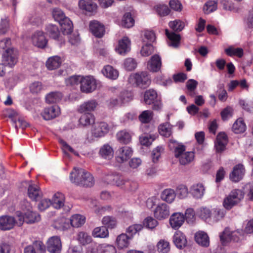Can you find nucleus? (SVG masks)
Instances as JSON below:
<instances>
[{
    "label": "nucleus",
    "instance_id": "f257e3e1",
    "mask_svg": "<svg viewBox=\"0 0 253 253\" xmlns=\"http://www.w3.org/2000/svg\"><path fill=\"white\" fill-rule=\"evenodd\" d=\"M70 179L72 183L85 186H92L94 179L92 175L83 169L75 168L71 172Z\"/></svg>",
    "mask_w": 253,
    "mask_h": 253
},
{
    "label": "nucleus",
    "instance_id": "f03ea898",
    "mask_svg": "<svg viewBox=\"0 0 253 253\" xmlns=\"http://www.w3.org/2000/svg\"><path fill=\"white\" fill-rule=\"evenodd\" d=\"M52 14L54 20L60 24L63 34H71L73 31V25L70 19L66 17L64 12L58 8H53Z\"/></svg>",
    "mask_w": 253,
    "mask_h": 253
},
{
    "label": "nucleus",
    "instance_id": "7ed1b4c3",
    "mask_svg": "<svg viewBox=\"0 0 253 253\" xmlns=\"http://www.w3.org/2000/svg\"><path fill=\"white\" fill-rule=\"evenodd\" d=\"M128 82L132 86L145 88L150 84L151 80L147 72H142L131 74L128 79Z\"/></svg>",
    "mask_w": 253,
    "mask_h": 253
},
{
    "label": "nucleus",
    "instance_id": "20e7f679",
    "mask_svg": "<svg viewBox=\"0 0 253 253\" xmlns=\"http://www.w3.org/2000/svg\"><path fill=\"white\" fill-rule=\"evenodd\" d=\"M244 192L239 189H234L224 199L223 207L227 210L231 209L244 198Z\"/></svg>",
    "mask_w": 253,
    "mask_h": 253
},
{
    "label": "nucleus",
    "instance_id": "39448f33",
    "mask_svg": "<svg viewBox=\"0 0 253 253\" xmlns=\"http://www.w3.org/2000/svg\"><path fill=\"white\" fill-rule=\"evenodd\" d=\"M18 50L13 47L8 48L2 55V62L5 66L13 68L17 63Z\"/></svg>",
    "mask_w": 253,
    "mask_h": 253
},
{
    "label": "nucleus",
    "instance_id": "423d86ee",
    "mask_svg": "<svg viewBox=\"0 0 253 253\" xmlns=\"http://www.w3.org/2000/svg\"><path fill=\"white\" fill-rule=\"evenodd\" d=\"M23 214L20 211L16 212V216L18 218L17 223L18 225L21 226L25 221L27 223H34L39 222L41 220L40 215L36 212H33L32 211H30L26 212Z\"/></svg>",
    "mask_w": 253,
    "mask_h": 253
},
{
    "label": "nucleus",
    "instance_id": "0eeeda50",
    "mask_svg": "<svg viewBox=\"0 0 253 253\" xmlns=\"http://www.w3.org/2000/svg\"><path fill=\"white\" fill-rule=\"evenodd\" d=\"M81 90L84 93H90L95 90L97 86V81L91 76H82Z\"/></svg>",
    "mask_w": 253,
    "mask_h": 253
},
{
    "label": "nucleus",
    "instance_id": "6e6552de",
    "mask_svg": "<svg viewBox=\"0 0 253 253\" xmlns=\"http://www.w3.org/2000/svg\"><path fill=\"white\" fill-rule=\"evenodd\" d=\"M133 153L132 148L127 146L121 147L115 152L116 160L120 164L124 163L131 157Z\"/></svg>",
    "mask_w": 253,
    "mask_h": 253
},
{
    "label": "nucleus",
    "instance_id": "1a4fd4ad",
    "mask_svg": "<svg viewBox=\"0 0 253 253\" xmlns=\"http://www.w3.org/2000/svg\"><path fill=\"white\" fill-rule=\"evenodd\" d=\"M103 181L107 184L115 185L120 187H122L126 182V179L116 173L106 174L103 178Z\"/></svg>",
    "mask_w": 253,
    "mask_h": 253
},
{
    "label": "nucleus",
    "instance_id": "9d476101",
    "mask_svg": "<svg viewBox=\"0 0 253 253\" xmlns=\"http://www.w3.org/2000/svg\"><path fill=\"white\" fill-rule=\"evenodd\" d=\"M111 126L104 122H96L94 124L91 129V133L95 137H101L110 130Z\"/></svg>",
    "mask_w": 253,
    "mask_h": 253
},
{
    "label": "nucleus",
    "instance_id": "9b49d317",
    "mask_svg": "<svg viewBox=\"0 0 253 253\" xmlns=\"http://www.w3.org/2000/svg\"><path fill=\"white\" fill-rule=\"evenodd\" d=\"M153 213L156 219L159 220H164L169 215V207L166 203L159 204L154 209Z\"/></svg>",
    "mask_w": 253,
    "mask_h": 253
},
{
    "label": "nucleus",
    "instance_id": "f8f14e48",
    "mask_svg": "<svg viewBox=\"0 0 253 253\" xmlns=\"http://www.w3.org/2000/svg\"><path fill=\"white\" fill-rule=\"evenodd\" d=\"M47 251L50 253H60L62 250V244L60 238L53 236L49 239L47 245Z\"/></svg>",
    "mask_w": 253,
    "mask_h": 253
},
{
    "label": "nucleus",
    "instance_id": "ddd939ff",
    "mask_svg": "<svg viewBox=\"0 0 253 253\" xmlns=\"http://www.w3.org/2000/svg\"><path fill=\"white\" fill-rule=\"evenodd\" d=\"M60 114V108L58 106H52L44 108L41 116L44 120L48 121L58 117Z\"/></svg>",
    "mask_w": 253,
    "mask_h": 253
},
{
    "label": "nucleus",
    "instance_id": "4468645a",
    "mask_svg": "<svg viewBox=\"0 0 253 253\" xmlns=\"http://www.w3.org/2000/svg\"><path fill=\"white\" fill-rule=\"evenodd\" d=\"M185 221L184 215L181 212H177L172 213L169 219V223L173 229H178L183 224Z\"/></svg>",
    "mask_w": 253,
    "mask_h": 253
},
{
    "label": "nucleus",
    "instance_id": "2eb2a0df",
    "mask_svg": "<svg viewBox=\"0 0 253 253\" xmlns=\"http://www.w3.org/2000/svg\"><path fill=\"white\" fill-rule=\"evenodd\" d=\"M245 169L242 164H239L234 167L232 171L229 175L230 180L234 182H237L242 179L245 174Z\"/></svg>",
    "mask_w": 253,
    "mask_h": 253
},
{
    "label": "nucleus",
    "instance_id": "dca6fc26",
    "mask_svg": "<svg viewBox=\"0 0 253 253\" xmlns=\"http://www.w3.org/2000/svg\"><path fill=\"white\" fill-rule=\"evenodd\" d=\"M98 106V103L96 100L91 99L81 104L78 108V111L80 113H89L95 111Z\"/></svg>",
    "mask_w": 253,
    "mask_h": 253
},
{
    "label": "nucleus",
    "instance_id": "f3484780",
    "mask_svg": "<svg viewBox=\"0 0 253 253\" xmlns=\"http://www.w3.org/2000/svg\"><path fill=\"white\" fill-rule=\"evenodd\" d=\"M32 42L34 45L40 48L44 47L47 42L44 33L40 31L35 32L33 35Z\"/></svg>",
    "mask_w": 253,
    "mask_h": 253
},
{
    "label": "nucleus",
    "instance_id": "a211bd4d",
    "mask_svg": "<svg viewBox=\"0 0 253 253\" xmlns=\"http://www.w3.org/2000/svg\"><path fill=\"white\" fill-rule=\"evenodd\" d=\"M16 223L15 218L9 215L0 216V229L5 231L12 229Z\"/></svg>",
    "mask_w": 253,
    "mask_h": 253
},
{
    "label": "nucleus",
    "instance_id": "6ab92c4d",
    "mask_svg": "<svg viewBox=\"0 0 253 253\" xmlns=\"http://www.w3.org/2000/svg\"><path fill=\"white\" fill-rule=\"evenodd\" d=\"M89 29L92 34L97 38L102 37L105 33L104 26L98 21H92L90 22Z\"/></svg>",
    "mask_w": 253,
    "mask_h": 253
},
{
    "label": "nucleus",
    "instance_id": "aec40b11",
    "mask_svg": "<svg viewBox=\"0 0 253 253\" xmlns=\"http://www.w3.org/2000/svg\"><path fill=\"white\" fill-rule=\"evenodd\" d=\"M130 49V41L126 37H124L118 42L116 51L120 55H125Z\"/></svg>",
    "mask_w": 253,
    "mask_h": 253
},
{
    "label": "nucleus",
    "instance_id": "412c9836",
    "mask_svg": "<svg viewBox=\"0 0 253 253\" xmlns=\"http://www.w3.org/2000/svg\"><path fill=\"white\" fill-rule=\"evenodd\" d=\"M228 143V138L227 135L224 132H220L216 137V140L215 142V148L217 152L223 151Z\"/></svg>",
    "mask_w": 253,
    "mask_h": 253
},
{
    "label": "nucleus",
    "instance_id": "4be33fe9",
    "mask_svg": "<svg viewBox=\"0 0 253 253\" xmlns=\"http://www.w3.org/2000/svg\"><path fill=\"white\" fill-rule=\"evenodd\" d=\"M161 58L157 54L152 56L150 60L147 63V69L153 72L159 71L161 68Z\"/></svg>",
    "mask_w": 253,
    "mask_h": 253
},
{
    "label": "nucleus",
    "instance_id": "5701e85b",
    "mask_svg": "<svg viewBox=\"0 0 253 253\" xmlns=\"http://www.w3.org/2000/svg\"><path fill=\"white\" fill-rule=\"evenodd\" d=\"M173 241L179 249L184 248L187 245V239L185 235L180 231H176L173 235Z\"/></svg>",
    "mask_w": 253,
    "mask_h": 253
},
{
    "label": "nucleus",
    "instance_id": "b1692460",
    "mask_svg": "<svg viewBox=\"0 0 253 253\" xmlns=\"http://www.w3.org/2000/svg\"><path fill=\"white\" fill-rule=\"evenodd\" d=\"M131 237L125 233L118 235L116 239L115 244L118 249H124L128 247Z\"/></svg>",
    "mask_w": 253,
    "mask_h": 253
},
{
    "label": "nucleus",
    "instance_id": "393cba45",
    "mask_svg": "<svg viewBox=\"0 0 253 253\" xmlns=\"http://www.w3.org/2000/svg\"><path fill=\"white\" fill-rule=\"evenodd\" d=\"M169 147L171 150H173L176 158L179 157L181 152L185 151V146L182 143L171 139L169 141Z\"/></svg>",
    "mask_w": 253,
    "mask_h": 253
},
{
    "label": "nucleus",
    "instance_id": "a878e982",
    "mask_svg": "<svg viewBox=\"0 0 253 253\" xmlns=\"http://www.w3.org/2000/svg\"><path fill=\"white\" fill-rule=\"evenodd\" d=\"M205 188L202 183H197L191 186L190 193L196 199H201L204 195Z\"/></svg>",
    "mask_w": 253,
    "mask_h": 253
},
{
    "label": "nucleus",
    "instance_id": "bb28decb",
    "mask_svg": "<svg viewBox=\"0 0 253 253\" xmlns=\"http://www.w3.org/2000/svg\"><path fill=\"white\" fill-rule=\"evenodd\" d=\"M101 72L105 77L112 80H116L119 75V71L110 65L105 66Z\"/></svg>",
    "mask_w": 253,
    "mask_h": 253
},
{
    "label": "nucleus",
    "instance_id": "cd10ccee",
    "mask_svg": "<svg viewBox=\"0 0 253 253\" xmlns=\"http://www.w3.org/2000/svg\"><path fill=\"white\" fill-rule=\"evenodd\" d=\"M195 241L199 245L208 247L210 245V240L207 234L203 231H199L195 234Z\"/></svg>",
    "mask_w": 253,
    "mask_h": 253
},
{
    "label": "nucleus",
    "instance_id": "c85d7f7f",
    "mask_svg": "<svg viewBox=\"0 0 253 253\" xmlns=\"http://www.w3.org/2000/svg\"><path fill=\"white\" fill-rule=\"evenodd\" d=\"M78 5L80 9L87 12L94 11L97 8L96 3L91 0H80L79 1Z\"/></svg>",
    "mask_w": 253,
    "mask_h": 253
},
{
    "label": "nucleus",
    "instance_id": "c756f323",
    "mask_svg": "<svg viewBox=\"0 0 253 253\" xmlns=\"http://www.w3.org/2000/svg\"><path fill=\"white\" fill-rule=\"evenodd\" d=\"M65 196L60 192H57L53 196L51 205L56 209H59L63 207L65 203Z\"/></svg>",
    "mask_w": 253,
    "mask_h": 253
},
{
    "label": "nucleus",
    "instance_id": "7c9ffc66",
    "mask_svg": "<svg viewBox=\"0 0 253 253\" xmlns=\"http://www.w3.org/2000/svg\"><path fill=\"white\" fill-rule=\"evenodd\" d=\"M175 197V191L171 188H167L164 190L161 194L162 200L169 204L172 203L174 201Z\"/></svg>",
    "mask_w": 253,
    "mask_h": 253
},
{
    "label": "nucleus",
    "instance_id": "2f4dec72",
    "mask_svg": "<svg viewBox=\"0 0 253 253\" xmlns=\"http://www.w3.org/2000/svg\"><path fill=\"white\" fill-rule=\"evenodd\" d=\"M166 34L169 40L168 44L169 46L176 47L179 45L180 40L179 35L173 32H169L167 29L166 30Z\"/></svg>",
    "mask_w": 253,
    "mask_h": 253
},
{
    "label": "nucleus",
    "instance_id": "473e14b6",
    "mask_svg": "<svg viewBox=\"0 0 253 253\" xmlns=\"http://www.w3.org/2000/svg\"><path fill=\"white\" fill-rule=\"evenodd\" d=\"M195 155L193 152H181L179 157L177 158L179 159V163L182 165H186L189 164L194 159Z\"/></svg>",
    "mask_w": 253,
    "mask_h": 253
},
{
    "label": "nucleus",
    "instance_id": "72a5a7b5",
    "mask_svg": "<svg viewBox=\"0 0 253 253\" xmlns=\"http://www.w3.org/2000/svg\"><path fill=\"white\" fill-rule=\"evenodd\" d=\"M102 223L107 229H113L117 227L118 222L115 217L105 216L102 218Z\"/></svg>",
    "mask_w": 253,
    "mask_h": 253
},
{
    "label": "nucleus",
    "instance_id": "f704fd0d",
    "mask_svg": "<svg viewBox=\"0 0 253 253\" xmlns=\"http://www.w3.org/2000/svg\"><path fill=\"white\" fill-rule=\"evenodd\" d=\"M99 155L104 159H110L114 155V151L111 146L106 144L100 148Z\"/></svg>",
    "mask_w": 253,
    "mask_h": 253
},
{
    "label": "nucleus",
    "instance_id": "c9c22d12",
    "mask_svg": "<svg viewBox=\"0 0 253 253\" xmlns=\"http://www.w3.org/2000/svg\"><path fill=\"white\" fill-rule=\"evenodd\" d=\"M61 62V59L59 56H54L48 59L46 63V66L49 70H52L58 68Z\"/></svg>",
    "mask_w": 253,
    "mask_h": 253
},
{
    "label": "nucleus",
    "instance_id": "e433bc0d",
    "mask_svg": "<svg viewBox=\"0 0 253 253\" xmlns=\"http://www.w3.org/2000/svg\"><path fill=\"white\" fill-rule=\"evenodd\" d=\"M28 194L30 199L37 200L39 197H41L42 192L37 185L30 184L28 189Z\"/></svg>",
    "mask_w": 253,
    "mask_h": 253
},
{
    "label": "nucleus",
    "instance_id": "4c0bfd02",
    "mask_svg": "<svg viewBox=\"0 0 253 253\" xmlns=\"http://www.w3.org/2000/svg\"><path fill=\"white\" fill-rule=\"evenodd\" d=\"M94 116L90 113H86L82 115L79 120L80 124L83 126H88L94 123Z\"/></svg>",
    "mask_w": 253,
    "mask_h": 253
},
{
    "label": "nucleus",
    "instance_id": "58836bf2",
    "mask_svg": "<svg viewBox=\"0 0 253 253\" xmlns=\"http://www.w3.org/2000/svg\"><path fill=\"white\" fill-rule=\"evenodd\" d=\"M225 214L226 212L223 210L219 209H212L210 222L214 223L222 220L224 218Z\"/></svg>",
    "mask_w": 253,
    "mask_h": 253
},
{
    "label": "nucleus",
    "instance_id": "ea45409f",
    "mask_svg": "<svg viewBox=\"0 0 253 253\" xmlns=\"http://www.w3.org/2000/svg\"><path fill=\"white\" fill-rule=\"evenodd\" d=\"M232 131L237 134L243 133L246 129V126L242 118L238 119L233 124Z\"/></svg>",
    "mask_w": 253,
    "mask_h": 253
},
{
    "label": "nucleus",
    "instance_id": "a19ab883",
    "mask_svg": "<svg viewBox=\"0 0 253 253\" xmlns=\"http://www.w3.org/2000/svg\"><path fill=\"white\" fill-rule=\"evenodd\" d=\"M46 32L52 39L60 40V32L57 26L49 24L46 26Z\"/></svg>",
    "mask_w": 253,
    "mask_h": 253
},
{
    "label": "nucleus",
    "instance_id": "79ce46f5",
    "mask_svg": "<svg viewBox=\"0 0 253 253\" xmlns=\"http://www.w3.org/2000/svg\"><path fill=\"white\" fill-rule=\"evenodd\" d=\"M158 99L157 92L153 89L147 90L144 95V101L147 104H152Z\"/></svg>",
    "mask_w": 253,
    "mask_h": 253
},
{
    "label": "nucleus",
    "instance_id": "37998d69",
    "mask_svg": "<svg viewBox=\"0 0 253 253\" xmlns=\"http://www.w3.org/2000/svg\"><path fill=\"white\" fill-rule=\"evenodd\" d=\"M117 140L122 143L128 144L131 140L130 134L126 130L119 131L116 135Z\"/></svg>",
    "mask_w": 253,
    "mask_h": 253
},
{
    "label": "nucleus",
    "instance_id": "c03bdc74",
    "mask_svg": "<svg viewBox=\"0 0 253 253\" xmlns=\"http://www.w3.org/2000/svg\"><path fill=\"white\" fill-rule=\"evenodd\" d=\"M77 240L80 244L84 246L91 243L92 239L91 236H90L88 233L84 231H81L79 232L77 235Z\"/></svg>",
    "mask_w": 253,
    "mask_h": 253
},
{
    "label": "nucleus",
    "instance_id": "a18cd8bd",
    "mask_svg": "<svg viewBox=\"0 0 253 253\" xmlns=\"http://www.w3.org/2000/svg\"><path fill=\"white\" fill-rule=\"evenodd\" d=\"M159 131L161 135L168 137L172 133V126L168 122L161 124L159 126Z\"/></svg>",
    "mask_w": 253,
    "mask_h": 253
},
{
    "label": "nucleus",
    "instance_id": "49530a36",
    "mask_svg": "<svg viewBox=\"0 0 253 253\" xmlns=\"http://www.w3.org/2000/svg\"><path fill=\"white\" fill-rule=\"evenodd\" d=\"M97 253H117L115 246L112 245L102 244L97 247Z\"/></svg>",
    "mask_w": 253,
    "mask_h": 253
},
{
    "label": "nucleus",
    "instance_id": "de8ad7c7",
    "mask_svg": "<svg viewBox=\"0 0 253 253\" xmlns=\"http://www.w3.org/2000/svg\"><path fill=\"white\" fill-rule=\"evenodd\" d=\"M92 236L95 238H106L109 236V231L104 226L97 227L94 229Z\"/></svg>",
    "mask_w": 253,
    "mask_h": 253
},
{
    "label": "nucleus",
    "instance_id": "09e8293b",
    "mask_svg": "<svg viewBox=\"0 0 253 253\" xmlns=\"http://www.w3.org/2000/svg\"><path fill=\"white\" fill-rule=\"evenodd\" d=\"M176 196L180 199H184L188 197L189 191L188 187L183 184L178 185L175 191Z\"/></svg>",
    "mask_w": 253,
    "mask_h": 253
},
{
    "label": "nucleus",
    "instance_id": "8fccbe9b",
    "mask_svg": "<svg viewBox=\"0 0 253 253\" xmlns=\"http://www.w3.org/2000/svg\"><path fill=\"white\" fill-rule=\"evenodd\" d=\"M62 98V94L60 92H51L46 96V102L47 103H54L60 101Z\"/></svg>",
    "mask_w": 253,
    "mask_h": 253
},
{
    "label": "nucleus",
    "instance_id": "3c124183",
    "mask_svg": "<svg viewBox=\"0 0 253 253\" xmlns=\"http://www.w3.org/2000/svg\"><path fill=\"white\" fill-rule=\"evenodd\" d=\"M121 24L122 26L126 28H129L134 25V20L132 17L130 13L127 12L124 14L122 18Z\"/></svg>",
    "mask_w": 253,
    "mask_h": 253
},
{
    "label": "nucleus",
    "instance_id": "603ef678",
    "mask_svg": "<svg viewBox=\"0 0 253 253\" xmlns=\"http://www.w3.org/2000/svg\"><path fill=\"white\" fill-rule=\"evenodd\" d=\"M85 220V218L84 216L80 214H75L71 217L70 222L72 226L79 227L84 223Z\"/></svg>",
    "mask_w": 253,
    "mask_h": 253
},
{
    "label": "nucleus",
    "instance_id": "864d4df0",
    "mask_svg": "<svg viewBox=\"0 0 253 253\" xmlns=\"http://www.w3.org/2000/svg\"><path fill=\"white\" fill-rule=\"evenodd\" d=\"M225 52L228 56H236L240 58L243 56L244 53L243 49L242 48H235L232 46L225 49Z\"/></svg>",
    "mask_w": 253,
    "mask_h": 253
},
{
    "label": "nucleus",
    "instance_id": "5fc2aeb1",
    "mask_svg": "<svg viewBox=\"0 0 253 253\" xmlns=\"http://www.w3.org/2000/svg\"><path fill=\"white\" fill-rule=\"evenodd\" d=\"M157 250L161 253H168L170 250V245L167 241L162 239L157 243Z\"/></svg>",
    "mask_w": 253,
    "mask_h": 253
},
{
    "label": "nucleus",
    "instance_id": "6e6d98bb",
    "mask_svg": "<svg viewBox=\"0 0 253 253\" xmlns=\"http://www.w3.org/2000/svg\"><path fill=\"white\" fill-rule=\"evenodd\" d=\"M169 25L170 28L176 32L182 31L185 27V23L179 19H176L172 21H170Z\"/></svg>",
    "mask_w": 253,
    "mask_h": 253
},
{
    "label": "nucleus",
    "instance_id": "4d7b16f0",
    "mask_svg": "<svg viewBox=\"0 0 253 253\" xmlns=\"http://www.w3.org/2000/svg\"><path fill=\"white\" fill-rule=\"evenodd\" d=\"M212 209L210 210L207 208H201L198 211L199 216L203 219L210 222Z\"/></svg>",
    "mask_w": 253,
    "mask_h": 253
},
{
    "label": "nucleus",
    "instance_id": "13d9d810",
    "mask_svg": "<svg viewBox=\"0 0 253 253\" xmlns=\"http://www.w3.org/2000/svg\"><path fill=\"white\" fill-rule=\"evenodd\" d=\"M60 144L61 145L62 149L64 151V154L69 157V155L67 152V151L73 153L75 155L78 156L79 155L77 152L75 151L70 145H69L64 140L60 139L59 140Z\"/></svg>",
    "mask_w": 253,
    "mask_h": 253
},
{
    "label": "nucleus",
    "instance_id": "bf43d9fd",
    "mask_svg": "<svg viewBox=\"0 0 253 253\" xmlns=\"http://www.w3.org/2000/svg\"><path fill=\"white\" fill-rule=\"evenodd\" d=\"M155 139L154 136L148 134H142L139 138L141 144L146 146L150 145Z\"/></svg>",
    "mask_w": 253,
    "mask_h": 253
},
{
    "label": "nucleus",
    "instance_id": "052dcab7",
    "mask_svg": "<svg viewBox=\"0 0 253 253\" xmlns=\"http://www.w3.org/2000/svg\"><path fill=\"white\" fill-rule=\"evenodd\" d=\"M143 228L141 224H134L129 226L126 230L128 236L131 238L137 233L141 231Z\"/></svg>",
    "mask_w": 253,
    "mask_h": 253
},
{
    "label": "nucleus",
    "instance_id": "680f3d73",
    "mask_svg": "<svg viewBox=\"0 0 253 253\" xmlns=\"http://www.w3.org/2000/svg\"><path fill=\"white\" fill-rule=\"evenodd\" d=\"M153 118V113L150 110H145L142 112L139 115V120L143 123L150 122Z\"/></svg>",
    "mask_w": 253,
    "mask_h": 253
},
{
    "label": "nucleus",
    "instance_id": "e2e57ef3",
    "mask_svg": "<svg viewBox=\"0 0 253 253\" xmlns=\"http://www.w3.org/2000/svg\"><path fill=\"white\" fill-rule=\"evenodd\" d=\"M156 10L159 15L160 16H165L168 15L170 12V9L167 5L158 4L155 7Z\"/></svg>",
    "mask_w": 253,
    "mask_h": 253
},
{
    "label": "nucleus",
    "instance_id": "0e129e2a",
    "mask_svg": "<svg viewBox=\"0 0 253 253\" xmlns=\"http://www.w3.org/2000/svg\"><path fill=\"white\" fill-rule=\"evenodd\" d=\"M137 63L135 60L131 58L125 59L124 62V67L127 71H132L136 68Z\"/></svg>",
    "mask_w": 253,
    "mask_h": 253
},
{
    "label": "nucleus",
    "instance_id": "69168bd1",
    "mask_svg": "<svg viewBox=\"0 0 253 253\" xmlns=\"http://www.w3.org/2000/svg\"><path fill=\"white\" fill-rule=\"evenodd\" d=\"M198 82L194 80H189L186 83V86L188 90V94L192 97L195 94L194 90L197 87Z\"/></svg>",
    "mask_w": 253,
    "mask_h": 253
},
{
    "label": "nucleus",
    "instance_id": "338daca9",
    "mask_svg": "<svg viewBox=\"0 0 253 253\" xmlns=\"http://www.w3.org/2000/svg\"><path fill=\"white\" fill-rule=\"evenodd\" d=\"M142 163V160L138 157H134L128 161V165L131 169H137Z\"/></svg>",
    "mask_w": 253,
    "mask_h": 253
},
{
    "label": "nucleus",
    "instance_id": "774afa93",
    "mask_svg": "<svg viewBox=\"0 0 253 253\" xmlns=\"http://www.w3.org/2000/svg\"><path fill=\"white\" fill-rule=\"evenodd\" d=\"M35 251L36 253H44L45 248L43 243L40 241H36L31 245Z\"/></svg>",
    "mask_w": 253,
    "mask_h": 253
}]
</instances>
